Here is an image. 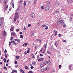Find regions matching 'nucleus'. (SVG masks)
Listing matches in <instances>:
<instances>
[{
	"label": "nucleus",
	"instance_id": "obj_49",
	"mask_svg": "<svg viewBox=\"0 0 73 73\" xmlns=\"http://www.w3.org/2000/svg\"><path fill=\"white\" fill-rule=\"evenodd\" d=\"M63 27H66V25H63Z\"/></svg>",
	"mask_w": 73,
	"mask_h": 73
},
{
	"label": "nucleus",
	"instance_id": "obj_31",
	"mask_svg": "<svg viewBox=\"0 0 73 73\" xmlns=\"http://www.w3.org/2000/svg\"><path fill=\"white\" fill-rule=\"evenodd\" d=\"M39 58H40V57H39V55H38L37 56V59L38 60H39Z\"/></svg>",
	"mask_w": 73,
	"mask_h": 73
},
{
	"label": "nucleus",
	"instance_id": "obj_6",
	"mask_svg": "<svg viewBox=\"0 0 73 73\" xmlns=\"http://www.w3.org/2000/svg\"><path fill=\"white\" fill-rule=\"evenodd\" d=\"M49 7H48V6L46 5L44 9L46 11H48L49 9Z\"/></svg>",
	"mask_w": 73,
	"mask_h": 73
},
{
	"label": "nucleus",
	"instance_id": "obj_28",
	"mask_svg": "<svg viewBox=\"0 0 73 73\" xmlns=\"http://www.w3.org/2000/svg\"><path fill=\"white\" fill-rule=\"evenodd\" d=\"M47 63V61H45L43 63V64H44V65H46V63Z\"/></svg>",
	"mask_w": 73,
	"mask_h": 73
},
{
	"label": "nucleus",
	"instance_id": "obj_61",
	"mask_svg": "<svg viewBox=\"0 0 73 73\" xmlns=\"http://www.w3.org/2000/svg\"><path fill=\"white\" fill-rule=\"evenodd\" d=\"M47 4H50L49 2H47Z\"/></svg>",
	"mask_w": 73,
	"mask_h": 73
},
{
	"label": "nucleus",
	"instance_id": "obj_5",
	"mask_svg": "<svg viewBox=\"0 0 73 73\" xmlns=\"http://www.w3.org/2000/svg\"><path fill=\"white\" fill-rule=\"evenodd\" d=\"M8 6L7 5H5V6L4 9H3V11L4 12L5 10V11L7 10V9H8Z\"/></svg>",
	"mask_w": 73,
	"mask_h": 73
},
{
	"label": "nucleus",
	"instance_id": "obj_14",
	"mask_svg": "<svg viewBox=\"0 0 73 73\" xmlns=\"http://www.w3.org/2000/svg\"><path fill=\"white\" fill-rule=\"evenodd\" d=\"M20 72H21L22 73H25L24 70L21 69H20Z\"/></svg>",
	"mask_w": 73,
	"mask_h": 73
},
{
	"label": "nucleus",
	"instance_id": "obj_62",
	"mask_svg": "<svg viewBox=\"0 0 73 73\" xmlns=\"http://www.w3.org/2000/svg\"><path fill=\"white\" fill-rule=\"evenodd\" d=\"M20 35H22V32H20Z\"/></svg>",
	"mask_w": 73,
	"mask_h": 73
},
{
	"label": "nucleus",
	"instance_id": "obj_54",
	"mask_svg": "<svg viewBox=\"0 0 73 73\" xmlns=\"http://www.w3.org/2000/svg\"><path fill=\"white\" fill-rule=\"evenodd\" d=\"M63 42H66V40H63Z\"/></svg>",
	"mask_w": 73,
	"mask_h": 73
},
{
	"label": "nucleus",
	"instance_id": "obj_2",
	"mask_svg": "<svg viewBox=\"0 0 73 73\" xmlns=\"http://www.w3.org/2000/svg\"><path fill=\"white\" fill-rule=\"evenodd\" d=\"M59 23H61L62 24H65L64 20L62 19V18L60 19L59 21L57 22V25H58Z\"/></svg>",
	"mask_w": 73,
	"mask_h": 73
},
{
	"label": "nucleus",
	"instance_id": "obj_4",
	"mask_svg": "<svg viewBox=\"0 0 73 73\" xmlns=\"http://www.w3.org/2000/svg\"><path fill=\"white\" fill-rule=\"evenodd\" d=\"M31 16L32 18H35V15L33 12H31Z\"/></svg>",
	"mask_w": 73,
	"mask_h": 73
},
{
	"label": "nucleus",
	"instance_id": "obj_30",
	"mask_svg": "<svg viewBox=\"0 0 73 73\" xmlns=\"http://www.w3.org/2000/svg\"><path fill=\"white\" fill-rule=\"evenodd\" d=\"M41 70L42 72H44L45 70V68H42Z\"/></svg>",
	"mask_w": 73,
	"mask_h": 73
},
{
	"label": "nucleus",
	"instance_id": "obj_1",
	"mask_svg": "<svg viewBox=\"0 0 73 73\" xmlns=\"http://www.w3.org/2000/svg\"><path fill=\"white\" fill-rule=\"evenodd\" d=\"M19 18V14L17 13H16L15 15V17L14 18V20L13 23L15 24L16 21V19H18Z\"/></svg>",
	"mask_w": 73,
	"mask_h": 73
},
{
	"label": "nucleus",
	"instance_id": "obj_50",
	"mask_svg": "<svg viewBox=\"0 0 73 73\" xmlns=\"http://www.w3.org/2000/svg\"><path fill=\"white\" fill-rule=\"evenodd\" d=\"M7 52V50L6 49H5V51H4V53H6V52Z\"/></svg>",
	"mask_w": 73,
	"mask_h": 73
},
{
	"label": "nucleus",
	"instance_id": "obj_59",
	"mask_svg": "<svg viewBox=\"0 0 73 73\" xmlns=\"http://www.w3.org/2000/svg\"><path fill=\"white\" fill-rule=\"evenodd\" d=\"M46 70H48V68L46 67Z\"/></svg>",
	"mask_w": 73,
	"mask_h": 73
},
{
	"label": "nucleus",
	"instance_id": "obj_13",
	"mask_svg": "<svg viewBox=\"0 0 73 73\" xmlns=\"http://www.w3.org/2000/svg\"><path fill=\"white\" fill-rule=\"evenodd\" d=\"M54 32L55 33H54L55 36H57V31L54 30Z\"/></svg>",
	"mask_w": 73,
	"mask_h": 73
},
{
	"label": "nucleus",
	"instance_id": "obj_12",
	"mask_svg": "<svg viewBox=\"0 0 73 73\" xmlns=\"http://www.w3.org/2000/svg\"><path fill=\"white\" fill-rule=\"evenodd\" d=\"M44 60V58H40L38 60V61H43Z\"/></svg>",
	"mask_w": 73,
	"mask_h": 73
},
{
	"label": "nucleus",
	"instance_id": "obj_24",
	"mask_svg": "<svg viewBox=\"0 0 73 73\" xmlns=\"http://www.w3.org/2000/svg\"><path fill=\"white\" fill-rule=\"evenodd\" d=\"M47 53L48 54H50L51 53L50 51H47Z\"/></svg>",
	"mask_w": 73,
	"mask_h": 73
},
{
	"label": "nucleus",
	"instance_id": "obj_40",
	"mask_svg": "<svg viewBox=\"0 0 73 73\" xmlns=\"http://www.w3.org/2000/svg\"><path fill=\"white\" fill-rule=\"evenodd\" d=\"M20 37L21 38H23V36L22 35H21L20 36Z\"/></svg>",
	"mask_w": 73,
	"mask_h": 73
},
{
	"label": "nucleus",
	"instance_id": "obj_63",
	"mask_svg": "<svg viewBox=\"0 0 73 73\" xmlns=\"http://www.w3.org/2000/svg\"><path fill=\"white\" fill-rule=\"evenodd\" d=\"M19 2L20 3H22V1L20 0L19 1Z\"/></svg>",
	"mask_w": 73,
	"mask_h": 73
},
{
	"label": "nucleus",
	"instance_id": "obj_41",
	"mask_svg": "<svg viewBox=\"0 0 73 73\" xmlns=\"http://www.w3.org/2000/svg\"><path fill=\"white\" fill-rule=\"evenodd\" d=\"M41 8L42 9H44V6H42Z\"/></svg>",
	"mask_w": 73,
	"mask_h": 73
},
{
	"label": "nucleus",
	"instance_id": "obj_8",
	"mask_svg": "<svg viewBox=\"0 0 73 73\" xmlns=\"http://www.w3.org/2000/svg\"><path fill=\"white\" fill-rule=\"evenodd\" d=\"M7 33L6 32H5V31H4L3 32V36H5V35H7Z\"/></svg>",
	"mask_w": 73,
	"mask_h": 73
},
{
	"label": "nucleus",
	"instance_id": "obj_11",
	"mask_svg": "<svg viewBox=\"0 0 73 73\" xmlns=\"http://www.w3.org/2000/svg\"><path fill=\"white\" fill-rule=\"evenodd\" d=\"M59 1H57L55 3V5L56 6H58L59 5Z\"/></svg>",
	"mask_w": 73,
	"mask_h": 73
},
{
	"label": "nucleus",
	"instance_id": "obj_43",
	"mask_svg": "<svg viewBox=\"0 0 73 73\" xmlns=\"http://www.w3.org/2000/svg\"><path fill=\"white\" fill-rule=\"evenodd\" d=\"M28 73H33V72L32 71H29Z\"/></svg>",
	"mask_w": 73,
	"mask_h": 73
},
{
	"label": "nucleus",
	"instance_id": "obj_29",
	"mask_svg": "<svg viewBox=\"0 0 73 73\" xmlns=\"http://www.w3.org/2000/svg\"><path fill=\"white\" fill-rule=\"evenodd\" d=\"M13 39V37L12 36H11L10 40L12 41Z\"/></svg>",
	"mask_w": 73,
	"mask_h": 73
},
{
	"label": "nucleus",
	"instance_id": "obj_38",
	"mask_svg": "<svg viewBox=\"0 0 73 73\" xmlns=\"http://www.w3.org/2000/svg\"><path fill=\"white\" fill-rule=\"evenodd\" d=\"M48 29V26H46L45 28V30H47Z\"/></svg>",
	"mask_w": 73,
	"mask_h": 73
},
{
	"label": "nucleus",
	"instance_id": "obj_53",
	"mask_svg": "<svg viewBox=\"0 0 73 73\" xmlns=\"http://www.w3.org/2000/svg\"><path fill=\"white\" fill-rule=\"evenodd\" d=\"M15 64H17V61H15Z\"/></svg>",
	"mask_w": 73,
	"mask_h": 73
},
{
	"label": "nucleus",
	"instance_id": "obj_10",
	"mask_svg": "<svg viewBox=\"0 0 73 73\" xmlns=\"http://www.w3.org/2000/svg\"><path fill=\"white\" fill-rule=\"evenodd\" d=\"M69 69L70 70H71V69L73 70V67L71 65L69 67Z\"/></svg>",
	"mask_w": 73,
	"mask_h": 73
},
{
	"label": "nucleus",
	"instance_id": "obj_64",
	"mask_svg": "<svg viewBox=\"0 0 73 73\" xmlns=\"http://www.w3.org/2000/svg\"><path fill=\"white\" fill-rule=\"evenodd\" d=\"M36 40L37 41H39V39H36Z\"/></svg>",
	"mask_w": 73,
	"mask_h": 73
},
{
	"label": "nucleus",
	"instance_id": "obj_32",
	"mask_svg": "<svg viewBox=\"0 0 73 73\" xmlns=\"http://www.w3.org/2000/svg\"><path fill=\"white\" fill-rule=\"evenodd\" d=\"M40 57H42L43 56H44V55L42 54H41L40 55Z\"/></svg>",
	"mask_w": 73,
	"mask_h": 73
},
{
	"label": "nucleus",
	"instance_id": "obj_57",
	"mask_svg": "<svg viewBox=\"0 0 73 73\" xmlns=\"http://www.w3.org/2000/svg\"><path fill=\"white\" fill-rule=\"evenodd\" d=\"M59 66V68H61V66L60 65H59L58 66Z\"/></svg>",
	"mask_w": 73,
	"mask_h": 73
},
{
	"label": "nucleus",
	"instance_id": "obj_51",
	"mask_svg": "<svg viewBox=\"0 0 73 73\" xmlns=\"http://www.w3.org/2000/svg\"><path fill=\"white\" fill-rule=\"evenodd\" d=\"M35 55H33L32 56V58H35Z\"/></svg>",
	"mask_w": 73,
	"mask_h": 73
},
{
	"label": "nucleus",
	"instance_id": "obj_21",
	"mask_svg": "<svg viewBox=\"0 0 73 73\" xmlns=\"http://www.w3.org/2000/svg\"><path fill=\"white\" fill-rule=\"evenodd\" d=\"M23 5H24V7H25V6H26V2H24V3H23Z\"/></svg>",
	"mask_w": 73,
	"mask_h": 73
},
{
	"label": "nucleus",
	"instance_id": "obj_16",
	"mask_svg": "<svg viewBox=\"0 0 73 73\" xmlns=\"http://www.w3.org/2000/svg\"><path fill=\"white\" fill-rule=\"evenodd\" d=\"M23 46H27V45H28V43H24V44H23Z\"/></svg>",
	"mask_w": 73,
	"mask_h": 73
},
{
	"label": "nucleus",
	"instance_id": "obj_34",
	"mask_svg": "<svg viewBox=\"0 0 73 73\" xmlns=\"http://www.w3.org/2000/svg\"><path fill=\"white\" fill-rule=\"evenodd\" d=\"M3 61L5 62H7V60H6V59H4Z\"/></svg>",
	"mask_w": 73,
	"mask_h": 73
},
{
	"label": "nucleus",
	"instance_id": "obj_23",
	"mask_svg": "<svg viewBox=\"0 0 73 73\" xmlns=\"http://www.w3.org/2000/svg\"><path fill=\"white\" fill-rule=\"evenodd\" d=\"M16 34L15 33H11V35L12 36H15Z\"/></svg>",
	"mask_w": 73,
	"mask_h": 73
},
{
	"label": "nucleus",
	"instance_id": "obj_22",
	"mask_svg": "<svg viewBox=\"0 0 73 73\" xmlns=\"http://www.w3.org/2000/svg\"><path fill=\"white\" fill-rule=\"evenodd\" d=\"M25 69H27V70H28V69H29L28 67L27 66H25Z\"/></svg>",
	"mask_w": 73,
	"mask_h": 73
},
{
	"label": "nucleus",
	"instance_id": "obj_27",
	"mask_svg": "<svg viewBox=\"0 0 73 73\" xmlns=\"http://www.w3.org/2000/svg\"><path fill=\"white\" fill-rule=\"evenodd\" d=\"M40 67L41 68L43 67V64H40Z\"/></svg>",
	"mask_w": 73,
	"mask_h": 73
},
{
	"label": "nucleus",
	"instance_id": "obj_7",
	"mask_svg": "<svg viewBox=\"0 0 73 73\" xmlns=\"http://www.w3.org/2000/svg\"><path fill=\"white\" fill-rule=\"evenodd\" d=\"M12 3L11 4V5H12V7L13 8H14V4L13 3V0H12L11 2L10 3V4H11V3Z\"/></svg>",
	"mask_w": 73,
	"mask_h": 73
},
{
	"label": "nucleus",
	"instance_id": "obj_25",
	"mask_svg": "<svg viewBox=\"0 0 73 73\" xmlns=\"http://www.w3.org/2000/svg\"><path fill=\"white\" fill-rule=\"evenodd\" d=\"M4 69L6 70H7V67H6V66H4Z\"/></svg>",
	"mask_w": 73,
	"mask_h": 73
},
{
	"label": "nucleus",
	"instance_id": "obj_18",
	"mask_svg": "<svg viewBox=\"0 0 73 73\" xmlns=\"http://www.w3.org/2000/svg\"><path fill=\"white\" fill-rule=\"evenodd\" d=\"M50 60H48L47 61V64H48V65H50Z\"/></svg>",
	"mask_w": 73,
	"mask_h": 73
},
{
	"label": "nucleus",
	"instance_id": "obj_9",
	"mask_svg": "<svg viewBox=\"0 0 73 73\" xmlns=\"http://www.w3.org/2000/svg\"><path fill=\"white\" fill-rule=\"evenodd\" d=\"M15 41H17V42H20V40L19 38H17L15 40Z\"/></svg>",
	"mask_w": 73,
	"mask_h": 73
},
{
	"label": "nucleus",
	"instance_id": "obj_37",
	"mask_svg": "<svg viewBox=\"0 0 73 73\" xmlns=\"http://www.w3.org/2000/svg\"><path fill=\"white\" fill-rule=\"evenodd\" d=\"M16 32H18V31H19V29H16Z\"/></svg>",
	"mask_w": 73,
	"mask_h": 73
},
{
	"label": "nucleus",
	"instance_id": "obj_44",
	"mask_svg": "<svg viewBox=\"0 0 73 73\" xmlns=\"http://www.w3.org/2000/svg\"><path fill=\"white\" fill-rule=\"evenodd\" d=\"M31 24H28V27H31Z\"/></svg>",
	"mask_w": 73,
	"mask_h": 73
},
{
	"label": "nucleus",
	"instance_id": "obj_60",
	"mask_svg": "<svg viewBox=\"0 0 73 73\" xmlns=\"http://www.w3.org/2000/svg\"><path fill=\"white\" fill-rule=\"evenodd\" d=\"M6 66H8V64H6Z\"/></svg>",
	"mask_w": 73,
	"mask_h": 73
},
{
	"label": "nucleus",
	"instance_id": "obj_35",
	"mask_svg": "<svg viewBox=\"0 0 73 73\" xmlns=\"http://www.w3.org/2000/svg\"><path fill=\"white\" fill-rule=\"evenodd\" d=\"M46 26V25H42L41 26L42 28H44V27H45Z\"/></svg>",
	"mask_w": 73,
	"mask_h": 73
},
{
	"label": "nucleus",
	"instance_id": "obj_55",
	"mask_svg": "<svg viewBox=\"0 0 73 73\" xmlns=\"http://www.w3.org/2000/svg\"><path fill=\"white\" fill-rule=\"evenodd\" d=\"M27 53H29V50H28L27 51Z\"/></svg>",
	"mask_w": 73,
	"mask_h": 73
},
{
	"label": "nucleus",
	"instance_id": "obj_47",
	"mask_svg": "<svg viewBox=\"0 0 73 73\" xmlns=\"http://www.w3.org/2000/svg\"><path fill=\"white\" fill-rule=\"evenodd\" d=\"M11 45H12V44L11 43V42H9V46H10Z\"/></svg>",
	"mask_w": 73,
	"mask_h": 73
},
{
	"label": "nucleus",
	"instance_id": "obj_46",
	"mask_svg": "<svg viewBox=\"0 0 73 73\" xmlns=\"http://www.w3.org/2000/svg\"><path fill=\"white\" fill-rule=\"evenodd\" d=\"M13 71H14L15 72H16V73H17V71L16 70H13Z\"/></svg>",
	"mask_w": 73,
	"mask_h": 73
},
{
	"label": "nucleus",
	"instance_id": "obj_17",
	"mask_svg": "<svg viewBox=\"0 0 73 73\" xmlns=\"http://www.w3.org/2000/svg\"><path fill=\"white\" fill-rule=\"evenodd\" d=\"M34 35V33H31L30 34V36H33Z\"/></svg>",
	"mask_w": 73,
	"mask_h": 73
},
{
	"label": "nucleus",
	"instance_id": "obj_33",
	"mask_svg": "<svg viewBox=\"0 0 73 73\" xmlns=\"http://www.w3.org/2000/svg\"><path fill=\"white\" fill-rule=\"evenodd\" d=\"M11 43H15V41L14 40H12L11 41Z\"/></svg>",
	"mask_w": 73,
	"mask_h": 73
},
{
	"label": "nucleus",
	"instance_id": "obj_15",
	"mask_svg": "<svg viewBox=\"0 0 73 73\" xmlns=\"http://www.w3.org/2000/svg\"><path fill=\"white\" fill-rule=\"evenodd\" d=\"M55 45L56 47H57V46H58V44H57V42H55Z\"/></svg>",
	"mask_w": 73,
	"mask_h": 73
},
{
	"label": "nucleus",
	"instance_id": "obj_19",
	"mask_svg": "<svg viewBox=\"0 0 73 73\" xmlns=\"http://www.w3.org/2000/svg\"><path fill=\"white\" fill-rule=\"evenodd\" d=\"M36 62H32V64H33V65H35V64H36Z\"/></svg>",
	"mask_w": 73,
	"mask_h": 73
},
{
	"label": "nucleus",
	"instance_id": "obj_56",
	"mask_svg": "<svg viewBox=\"0 0 73 73\" xmlns=\"http://www.w3.org/2000/svg\"><path fill=\"white\" fill-rule=\"evenodd\" d=\"M58 36L59 37H60L61 36V34H59Z\"/></svg>",
	"mask_w": 73,
	"mask_h": 73
},
{
	"label": "nucleus",
	"instance_id": "obj_42",
	"mask_svg": "<svg viewBox=\"0 0 73 73\" xmlns=\"http://www.w3.org/2000/svg\"><path fill=\"white\" fill-rule=\"evenodd\" d=\"M46 50V49H44V50L43 52L42 53H45Z\"/></svg>",
	"mask_w": 73,
	"mask_h": 73
},
{
	"label": "nucleus",
	"instance_id": "obj_39",
	"mask_svg": "<svg viewBox=\"0 0 73 73\" xmlns=\"http://www.w3.org/2000/svg\"><path fill=\"white\" fill-rule=\"evenodd\" d=\"M31 69H33V68H34V67L33 66H31Z\"/></svg>",
	"mask_w": 73,
	"mask_h": 73
},
{
	"label": "nucleus",
	"instance_id": "obj_52",
	"mask_svg": "<svg viewBox=\"0 0 73 73\" xmlns=\"http://www.w3.org/2000/svg\"><path fill=\"white\" fill-rule=\"evenodd\" d=\"M3 0H0V3H3Z\"/></svg>",
	"mask_w": 73,
	"mask_h": 73
},
{
	"label": "nucleus",
	"instance_id": "obj_36",
	"mask_svg": "<svg viewBox=\"0 0 73 73\" xmlns=\"http://www.w3.org/2000/svg\"><path fill=\"white\" fill-rule=\"evenodd\" d=\"M19 57H20V56H16V58L17 59V60H18V59H19Z\"/></svg>",
	"mask_w": 73,
	"mask_h": 73
},
{
	"label": "nucleus",
	"instance_id": "obj_26",
	"mask_svg": "<svg viewBox=\"0 0 73 73\" xmlns=\"http://www.w3.org/2000/svg\"><path fill=\"white\" fill-rule=\"evenodd\" d=\"M59 13V11H58L57 10L55 12V13Z\"/></svg>",
	"mask_w": 73,
	"mask_h": 73
},
{
	"label": "nucleus",
	"instance_id": "obj_45",
	"mask_svg": "<svg viewBox=\"0 0 73 73\" xmlns=\"http://www.w3.org/2000/svg\"><path fill=\"white\" fill-rule=\"evenodd\" d=\"M5 57L6 58H7L8 56H7V54H5Z\"/></svg>",
	"mask_w": 73,
	"mask_h": 73
},
{
	"label": "nucleus",
	"instance_id": "obj_20",
	"mask_svg": "<svg viewBox=\"0 0 73 73\" xmlns=\"http://www.w3.org/2000/svg\"><path fill=\"white\" fill-rule=\"evenodd\" d=\"M13 30V27H12L10 29V31L12 32Z\"/></svg>",
	"mask_w": 73,
	"mask_h": 73
},
{
	"label": "nucleus",
	"instance_id": "obj_3",
	"mask_svg": "<svg viewBox=\"0 0 73 73\" xmlns=\"http://www.w3.org/2000/svg\"><path fill=\"white\" fill-rule=\"evenodd\" d=\"M4 20V19L3 17L0 18V25L2 26L3 25V21Z\"/></svg>",
	"mask_w": 73,
	"mask_h": 73
},
{
	"label": "nucleus",
	"instance_id": "obj_48",
	"mask_svg": "<svg viewBox=\"0 0 73 73\" xmlns=\"http://www.w3.org/2000/svg\"><path fill=\"white\" fill-rule=\"evenodd\" d=\"M37 25H40V23H39V22H38V23H37Z\"/></svg>",
	"mask_w": 73,
	"mask_h": 73
},
{
	"label": "nucleus",
	"instance_id": "obj_58",
	"mask_svg": "<svg viewBox=\"0 0 73 73\" xmlns=\"http://www.w3.org/2000/svg\"><path fill=\"white\" fill-rule=\"evenodd\" d=\"M70 21H72V17H71L70 18Z\"/></svg>",
	"mask_w": 73,
	"mask_h": 73
}]
</instances>
